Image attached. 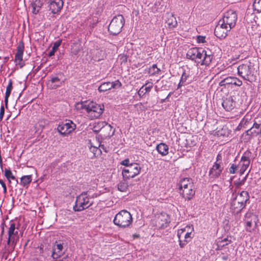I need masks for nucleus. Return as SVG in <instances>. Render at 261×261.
<instances>
[{
  "label": "nucleus",
  "instance_id": "obj_17",
  "mask_svg": "<svg viewBox=\"0 0 261 261\" xmlns=\"http://www.w3.org/2000/svg\"><path fill=\"white\" fill-rule=\"evenodd\" d=\"M48 4L49 10L54 13L60 11L63 6L62 0H45Z\"/></svg>",
  "mask_w": 261,
  "mask_h": 261
},
{
  "label": "nucleus",
  "instance_id": "obj_8",
  "mask_svg": "<svg viewBox=\"0 0 261 261\" xmlns=\"http://www.w3.org/2000/svg\"><path fill=\"white\" fill-rule=\"evenodd\" d=\"M254 64L250 61H246L238 67V73L246 80L251 81L253 79L254 71Z\"/></svg>",
  "mask_w": 261,
  "mask_h": 261
},
{
  "label": "nucleus",
  "instance_id": "obj_28",
  "mask_svg": "<svg viewBox=\"0 0 261 261\" xmlns=\"http://www.w3.org/2000/svg\"><path fill=\"white\" fill-rule=\"evenodd\" d=\"M90 146H89V149L91 152L93 153L94 157L100 155L101 154V150L99 148L98 145H94L90 141Z\"/></svg>",
  "mask_w": 261,
  "mask_h": 261
},
{
  "label": "nucleus",
  "instance_id": "obj_49",
  "mask_svg": "<svg viewBox=\"0 0 261 261\" xmlns=\"http://www.w3.org/2000/svg\"><path fill=\"white\" fill-rule=\"evenodd\" d=\"M0 184L2 185V187L3 189V192L5 194L7 192V187L5 182L0 179Z\"/></svg>",
  "mask_w": 261,
  "mask_h": 261
},
{
  "label": "nucleus",
  "instance_id": "obj_16",
  "mask_svg": "<svg viewBox=\"0 0 261 261\" xmlns=\"http://www.w3.org/2000/svg\"><path fill=\"white\" fill-rule=\"evenodd\" d=\"M24 49V43L22 41H20L17 47V52L15 56V62L16 65H18L21 68L24 65V62L22 61Z\"/></svg>",
  "mask_w": 261,
  "mask_h": 261
},
{
  "label": "nucleus",
  "instance_id": "obj_34",
  "mask_svg": "<svg viewBox=\"0 0 261 261\" xmlns=\"http://www.w3.org/2000/svg\"><path fill=\"white\" fill-rule=\"evenodd\" d=\"M125 180L120 181L117 185L118 190L122 192H126L128 187V183Z\"/></svg>",
  "mask_w": 261,
  "mask_h": 261
},
{
  "label": "nucleus",
  "instance_id": "obj_44",
  "mask_svg": "<svg viewBox=\"0 0 261 261\" xmlns=\"http://www.w3.org/2000/svg\"><path fill=\"white\" fill-rule=\"evenodd\" d=\"M197 42L199 43H204L205 42V37L203 36H197Z\"/></svg>",
  "mask_w": 261,
  "mask_h": 261
},
{
  "label": "nucleus",
  "instance_id": "obj_41",
  "mask_svg": "<svg viewBox=\"0 0 261 261\" xmlns=\"http://www.w3.org/2000/svg\"><path fill=\"white\" fill-rule=\"evenodd\" d=\"M118 60L119 61L121 65L125 64L127 62V57L124 55H120L118 56Z\"/></svg>",
  "mask_w": 261,
  "mask_h": 261
},
{
  "label": "nucleus",
  "instance_id": "obj_38",
  "mask_svg": "<svg viewBox=\"0 0 261 261\" xmlns=\"http://www.w3.org/2000/svg\"><path fill=\"white\" fill-rule=\"evenodd\" d=\"M43 0H34L32 3V7H37L38 9H40L43 5Z\"/></svg>",
  "mask_w": 261,
  "mask_h": 261
},
{
  "label": "nucleus",
  "instance_id": "obj_45",
  "mask_svg": "<svg viewBox=\"0 0 261 261\" xmlns=\"http://www.w3.org/2000/svg\"><path fill=\"white\" fill-rule=\"evenodd\" d=\"M80 50V48L79 47H76V45L73 46L71 48V53L74 55H77Z\"/></svg>",
  "mask_w": 261,
  "mask_h": 261
},
{
  "label": "nucleus",
  "instance_id": "obj_6",
  "mask_svg": "<svg viewBox=\"0 0 261 261\" xmlns=\"http://www.w3.org/2000/svg\"><path fill=\"white\" fill-rule=\"evenodd\" d=\"M179 245L180 248H184L194 236L193 225H188L177 230Z\"/></svg>",
  "mask_w": 261,
  "mask_h": 261
},
{
  "label": "nucleus",
  "instance_id": "obj_20",
  "mask_svg": "<svg viewBox=\"0 0 261 261\" xmlns=\"http://www.w3.org/2000/svg\"><path fill=\"white\" fill-rule=\"evenodd\" d=\"M97 124L101 126V130L104 133L105 137L110 138L114 135L115 129L110 124L105 122L98 123Z\"/></svg>",
  "mask_w": 261,
  "mask_h": 261
},
{
  "label": "nucleus",
  "instance_id": "obj_12",
  "mask_svg": "<svg viewBox=\"0 0 261 261\" xmlns=\"http://www.w3.org/2000/svg\"><path fill=\"white\" fill-rule=\"evenodd\" d=\"M76 128V125L70 120L66 121L59 124L57 129L59 133L64 136L70 134Z\"/></svg>",
  "mask_w": 261,
  "mask_h": 261
},
{
  "label": "nucleus",
  "instance_id": "obj_1",
  "mask_svg": "<svg viewBox=\"0 0 261 261\" xmlns=\"http://www.w3.org/2000/svg\"><path fill=\"white\" fill-rule=\"evenodd\" d=\"M187 58L194 61L201 65H209L213 59L211 55H207L202 48L193 47L189 49L187 53Z\"/></svg>",
  "mask_w": 261,
  "mask_h": 261
},
{
  "label": "nucleus",
  "instance_id": "obj_51",
  "mask_svg": "<svg viewBox=\"0 0 261 261\" xmlns=\"http://www.w3.org/2000/svg\"><path fill=\"white\" fill-rule=\"evenodd\" d=\"M215 35L220 39H223L226 37L227 34H215Z\"/></svg>",
  "mask_w": 261,
  "mask_h": 261
},
{
  "label": "nucleus",
  "instance_id": "obj_33",
  "mask_svg": "<svg viewBox=\"0 0 261 261\" xmlns=\"http://www.w3.org/2000/svg\"><path fill=\"white\" fill-rule=\"evenodd\" d=\"M61 43V40H59L56 41L52 47L51 49L48 53V56L51 57L55 55V52L57 50L58 47L60 46Z\"/></svg>",
  "mask_w": 261,
  "mask_h": 261
},
{
  "label": "nucleus",
  "instance_id": "obj_36",
  "mask_svg": "<svg viewBox=\"0 0 261 261\" xmlns=\"http://www.w3.org/2000/svg\"><path fill=\"white\" fill-rule=\"evenodd\" d=\"M161 70L158 68L156 64H153L151 67L148 69V73L150 75H155L158 74Z\"/></svg>",
  "mask_w": 261,
  "mask_h": 261
},
{
  "label": "nucleus",
  "instance_id": "obj_48",
  "mask_svg": "<svg viewBox=\"0 0 261 261\" xmlns=\"http://www.w3.org/2000/svg\"><path fill=\"white\" fill-rule=\"evenodd\" d=\"M221 165L222 164V156L221 154L219 153L216 158V161L214 163H217Z\"/></svg>",
  "mask_w": 261,
  "mask_h": 261
},
{
  "label": "nucleus",
  "instance_id": "obj_27",
  "mask_svg": "<svg viewBox=\"0 0 261 261\" xmlns=\"http://www.w3.org/2000/svg\"><path fill=\"white\" fill-rule=\"evenodd\" d=\"M156 149L162 156H165L168 154L169 147L165 143H160L156 146Z\"/></svg>",
  "mask_w": 261,
  "mask_h": 261
},
{
  "label": "nucleus",
  "instance_id": "obj_47",
  "mask_svg": "<svg viewBox=\"0 0 261 261\" xmlns=\"http://www.w3.org/2000/svg\"><path fill=\"white\" fill-rule=\"evenodd\" d=\"M5 113V109L4 106H2L1 107V110H0V121L3 120L4 115Z\"/></svg>",
  "mask_w": 261,
  "mask_h": 261
},
{
  "label": "nucleus",
  "instance_id": "obj_50",
  "mask_svg": "<svg viewBox=\"0 0 261 261\" xmlns=\"http://www.w3.org/2000/svg\"><path fill=\"white\" fill-rule=\"evenodd\" d=\"M245 179H246V177H245L244 179H243L242 180L240 181H235L234 182V184L237 186V187H240L243 185H244V182H245Z\"/></svg>",
  "mask_w": 261,
  "mask_h": 261
},
{
  "label": "nucleus",
  "instance_id": "obj_4",
  "mask_svg": "<svg viewBox=\"0 0 261 261\" xmlns=\"http://www.w3.org/2000/svg\"><path fill=\"white\" fill-rule=\"evenodd\" d=\"M179 193L186 200H191L195 194V190L192 178H182L178 183Z\"/></svg>",
  "mask_w": 261,
  "mask_h": 261
},
{
  "label": "nucleus",
  "instance_id": "obj_9",
  "mask_svg": "<svg viewBox=\"0 0 261 261\" xmlns=\"http://www.w3.org/2000/svg\"><path fill=\"white\" fill-rule=\"evenodd\" d=\"M141 168L137 163H132L130 166L122 169V174L124 179L134 178L140 174Z\"/></svg>",
  "mask_w": 261,
  "mask_h": 261
},
{
  "label": "nucleus",
  "instance_id": "obj_37",
  "mask_svg": "<svg viewBox=\"0 0 261 261\" xmlns=\"http://www.w3.org/2000/svg\"><path fill=\"white\" fill-rule=\"evenodd\" d=\"M253 8L254 11L257 13L261 12V0H254L253 4Z\"/></svg>",
  "mask_w": 261,
  "mask_h": 261
},
{
  "label": "nucleus",
  "instance_id": "obj_46",
  "mask_svg": "<svg viewBox=\"0 0 261 261\" xmlns=\"http://www.w3.org/2000/svg\"><path fill=\"white\" fill-rule=\"evenodd\" d=\"M120 164L121 165L124 166L125 167H127L128 166H130V164H131V163H130L129 160L128 159L122 161Z\"/></svg>",
  "mask_w": 261,
  "mask_h": 261
},
{
  "label": "nucleus",
  "instance_id": "obj_23",
  "mask_svg": "<svg viewBox=\"0 0 261 261\" xmlns=\"http://www.w3.org/2000/svg\"><path fill=\"white\" fill-rule=\"evenodd\" d=\"M245 218L247 219L246 223V229L247 231L251 232L252 231L251 226L252 225V220L255 222L256 217L252 213L249 212L247 213L245 216Z\"/></svg>",
  "mask_w": 261,
  "mask_h": 261
},
{
  "label": "nucleus",
  "instance_id": "obj_10",
  "mask_svg": "<svg viewBox=\"0 0 261 261\" xmlns=\"http://www.w3.org/2000/svg\"><path fill=\"white\" fill-rule=\"evenodd\" d=\"M124 22L122 15L119 14L115 16L108 26L109 33H121Z\"/></svg>",
  "mask_w": 261,
  "mask_h": 261
},
{
  "label": "nucleus",
  "instance_id": "obj_56",
  "mask_svg": "<svg viewBox=\"0 0 261 261\" xmlns=\"http://www.w3.org/2000/svg\"><path fill=\"white\" fill-rule=\"evenodd\" d=\"M260 137L261 138V127H260V129H259V135Z\"/></svg>",
  "mask_w": 261,
  "mask_h": 261
},
{
  "label": "nucleus",
  "instance_id": "obj_2",
  "mask_svg": "<svg viewBox=\"0 0 261 261\" xmlns=\"http://www.w3.org/2000/svg\"><path fill=\"white\" fill-rule=\"evenodd\" d=\"M237 20V15L235 11L230 10L225 12L222 19L219 21L218 25L215 29L214 33H216L220 28L223 31L222 33H227L233 28Z\"/></svg>",
  "mask_w": 261,
  "mask_h": 261
},
{
  "label": "nucleus",
  "instance_id": "obj_55",
  "mask_svg": "<svg viewBox=\"0 0 261 261\" xmlns=\"http://www.w3.org/2000/svg\"><path fill=\"white\" fill-rule=\"evenodd\" d=\"M56 252L58 254H60V257L61 256V255L62 254V253H63L62 251H59V250H57Z\"/></svg>",
  "mask_w": 261,
  "mask_h": 261
},
{
  "label": "nucleus",
  "instance_id": "obj_31",
  "mask_svg": "<svg viewBox=\"0 0 261 261\" xmlns=\"http://www.w3.org/2000/svg\"><path fill=\"white\" fill-rule=\"evenodd\" d=\"M32 180V175H24L20 178V184L23 187L29 185Z\"/></svg>",
  "mask_w": 261,
  "mask_h": 261
},
{
  "label": "nucleus",
  "instance_id": "obj_52",
  "mask_svg": "<svg viewBox=\"0 0 261 261\" xmlns=\"http://www.w3.org/2000/svg\"><path fill=\"white\" fill-rule=\"evenodd\" d=\"M138 95L140 96H143L145 93L144 92V87H142L139 90L138 92Z\"/></svg>",
  "mask_w": 261,
  "mask_h": 261
},
{
  "label": "nucleus",
  "instance_id": "obj_53",
  "mask_svg": "<svg viewBox=\"0 0 261 261\" xmlns=\"http://www.w3.org/2000/svg\"><path fill=\"white\" fill-rule=\"evenodd\" d=\"M97 145H98L99 148L101 149H102L105 152H107L108 151L107 148L105 147L103 145H101L99 143H97Z\"/></svg>",
  "mask_w": 261,
  "mask_h": 261
},
{
  "label": "nucleus",
  "instance_id": "obj_25",
  "mask_svg": "<svg viewBox=\"0 0 261 261\" xmlns=\"http://www.w3.org/2000/svg\"><path fill=\"white\" fill-rule=\"evenodd\" d=\"M165 21L166 23L170 29L175 27L177 24L176 18L172 14H166L165 16Z\"/></svg>",
  "mask_w": 261,
  "mask_h": 261
},
{
  "label": "nucleus",
  "instance_id": "obj_22",
  "mask_svg": "<svg viewBox=\"0 0 261 261\" xmlns=\"http://www.w3.org/2000/svg\"><path fill=\"white\" fill-rule=\"evenodd\" d=\"M235 104L236 102L231 96L225 98L222 103V107L227 111H230L233 109Z\"/></svg>",
  "mask_w": 261,
  "mask_h": 261
},
{
  "label": "nucleus",
  "instance_id": "obj_59",
  "mask_svg": "<svg viewBox=\"0 0 261 261\" xmlns=\"http://www.w3.org/2000/svg\"><path fill=\"white\" fill-rule=\"evenodd\" d=\"M98 130H97V129H95L94 130V131H95V132H97V131H98Z\"/></svg>",
  "mask_w": 261,
  "mask_h": 261
},
{
  "label": "nucleus",
  "instance_id": "obj_43",
  "mask_svg": "<svg viewBox=\"0 0 261 261\" xmlns=\"http://www.w3.org/2000/svg\"><path fill=\"white\" fill-rule=\"evenodd\" d=\"M231 242L230 240H228L227 238H225L222 240L221 242H220V245L222 246H224L225 245H227L230 244Z\"/></svg>",
  "mask_w": 261,
  "mask_h": 261
},
{
  "label": "nucleus",
  "instance_id": "obj_18",
  "mask_svg": "<svg viewBox=\"0 0 261 261\" xmlns=\"http://www.w3.org/2000/svg\"><path fill=\"white\" fill-rule=\"evenodd\" d=\"M223 170V167L221 165L214 163L210 168L208 175L210 179H215L218 178L221 174Z\"/></svg>",
  "mask_w": 261,
  "mask_h": 261
},
{
  "label": "nucleus",
  "instance_id": "obj_35",
  "mask_svg": "<svg viewBox=\"0 0 261 261\" xmlns=\"http://www.w3.org/2000/svg\"><path fill=\"white\" fill-rule=\"evenodd\" d=\"M5 176L8 180L9 182H11V180H15V176L13 175L12 171L9 169H5Z\"/></svg>",
  "mask_w": 261,
  "mask_h": 261
},
{
  "label": "nucleus",
  "instance_id": "obj_3",
  "mask_svg": "<svg viewBox=\"0 0 261 261\" xmlns=\"http://www.w3.org/2000/svg\"><path fill=\"white\" fill-rule=\"evenodd\" d=\"M77 107L85 110L87 116L90 119L98 118L103 112L104 106L93 101H85L77 103ZM78 109L79 107H77Z\"/></svg>",
  "mask_w": 261,
  "mask_h": 261
},
{
  "label": "nucleus",
  "instance_id": "obj_40",
  "mask_svg": "<svg viewBox=\"0 0 261 261\" xmlns=\"http://www.w3.org/2000/svg\"><path fill=\"white\" fill-rule=\"evenodd\" d=\"M158 223H159V226L161 228H165V227H167V226L168 225V221H167V220L165 219V221H164V222H160V221H162V219L160 217H159L158 218Z\"/></svg>",
  "mask_w": 261,
  "mask_h": 261
},
{
  "label": "nucleus",
  "instance_id": "obj_29",
  "mask_svg": "<svg viewBox=\"0 0 261 261\" xmlns=\"http://www.w3.org/2000/svg\"><path fill=\"white\" fill-rule=\"evenodd\" d=\"M189 74L184 71L181 76L180 80L178 85V88H179L189 83L188 78L189 77Z\"/></svg>",
  "mask_w": 261,
  "mask_h": 261
},
{
  "label": "nucleus",
  "instance_id": "obj_26",
  "mask_svg": "<svg viewBox=\"0 0 261 261\" xmlns=\"http://www.w3.org/2000/svg\"><path fill=\"white\" fill-rule=\"evenodd\" d=\"M62 84L60 79L57 77H52L47 82L48 86L50 89H56L60 87Z\"/></svg>",
  "mask_w": 261,
  "mask_h": 261
},
{
  "label": "nucleus",
  "instance_id": "obj_15",
  "mask_svg": "<svg viewBox=\"0 0 261 261\" xmlns=\"http://www.w3.org/2000/svg\"><path fill=\"white\" fill-rule=\"evenodd\" d=\"M10 227L8 230V239L7 241L8 245H10L14 247L16 244L15 242V237L18 234V227H16L14 221L11 220L9 223Z\"/></svg>",
  "mask_w": 261,
  "mask_h": 261
},
{
  "label": "nucleus",
  "instance_id": "obj_19",
  "mask_svg": "<svg viewBox=\"0 0 261 261\" xmlns=\"http://www.w3.org/2000/svg\"><path fill=\"white\" fill-rule=\"evenodd\" d=\"M122 86L121 82L119 80L115 81L114 82H106L101 84L98 87V91L100 92H106L112 88L117 89Z\"/></svg>",
  "mask_w": 261,
  "mask_h": 261
},
{
  "label": "nucleus",
  "instance_id": "obj_42",
  "mask_svg": "<svg viewBox=\"0 0 261 261\" xmlns=\"http://www.w3.org/2000/svg\"><path fill=\"white\" fill-rule=\"evenodd\" d=\"M238 167H239V165H237L234 164H231L229 169V173L230 174H234Z\"/></svg>",
  "mask_w": 261,
  "mask_h": 261
},
{
  "label": "nucleus",
  "instance_id": "obj_21",
  "mask_svg": "<svg viewBox=\"0 0 261 261\" xmlns=\"http://www.w3.org/2000/svg\"><path fill=\"white\" fill-rule=\"evenodd\" d=\"M232 196L233 199L245 205H246V202L249 199V195L248 193L244 191L237 195L233 194Z\"/></svg>",
  "mask_w": 261,
  "mask_h": 261
},
{
  "label": "nucleus",
  "instance_id": "obj_24",
  "mask_svg": "<svg viewBox=\"0 0 261 261\" xmlns=\"http://www.w3.org/2000/svg\"><path fill=\"white\" fill-rule=\"evenodd\" d=\"M245 205L240 203L234 199H232L230 205V210L234 214H238L245 207Z\"/></svg>",
  "mask_w": 261,
  "mask_h": 261
},
{
  "label": "nucleus",
  "instance_id": "obj_13",
  "mask_svg": "<svg viewBox=\"0 0 261 261\" xmlns=\"http://www.w3.org/2000/svg\"><path fill=\"white\" fill-rule=\"evenodd\" d=\"M242 85V82L236 77L227 76L223 79L219 83L220 87L229 88H232L233 86L240 87Z\"/></svg>",
  "mask_w": 261,
  "mask_h": 261
},
{
  "label": "nucleus",
  "instance_id": "obj_60",
  "mask_svg": "<svg viewBox=\"0 0 261 261\" xmlns=\"http://www.w3.org/2000/svg\"><path fill=\"white\" fill-rule=\"evenodd\" d=\"M56 261H61V260H56Z\"/></svg>",
  "mask_w": 261,
  "mask_h": 261
},
{
  "label": "nucleus",
  "instance_id": "obj_7",
  "mask_svg": "<svg viewBox=\"0 0 261 261\" xmlns=\"http://www.w3.org/2000/svg\"><path fill=\"white\" fill-rule=\"evenodd\" d=\"M114 223L121 228L128 227L133 222L131 214L126 210H121L117 213L113 220Z\"/></svg>",
  "mask_w": 261,
  "mask_h": 261
},
{
  "label": "nucleus",
  "instance_id": "obj_30",
  "mask_svg": "<svg viewBox=\"0 0 261 261\" xmlns=\"http://www.w3.org/2000/svg\"><path fill=\"white\" fill-rule=\"evenodd\" d=\"M12 89V83L10 81L9 82L8 86H7L6 91V93H5V106L6 107L8 106V98L10 96Z\"/></svg>",
  "mask_w": 261,
  "mask_h": 261
},
{
  "label": "nucleus",
  "instance_id": "obj_14",
  "mask_svg": "<svg viewBox=\"0 0 261 261\" xmlns=\"http://www.w3.org/2000/svg\"><path fill=\"white\" fill-rule=\"evenodd\" d=\"M251 152L249 150H246L244 152L241 157V161L239 164L240 173L241 175L244 174L250 165V159L251 156Z\"/></svg>",
  "mask_w": 261,
  "mask_h": 261
},
{
  "label": "nucleus",
  "instance_id": "obj_11",
  "mask_svg": "<svg viewBox=\"0 0 261 261\" xmlns=\"http://www.w3.org/2000/svg\"><path fill=\"white\" fill-rule=\"evenodd\" d=\"M261 128V123L254 122L252 126L242 135V138L245 142H248L252 138L259 135V129Z\"/></svg>",
  "mask_w": 261,
  "mask_h": 261
},
{
  "label": "nucleus",
  "instance_id": "obj_57",
  "mask_svg": "<svg viewBox=\"0 0 261 261\" xmlns=\"http://www.w3.org/2000/svg\"><path fill=\"white\" fill-rule=\"evenodd\" d=\"M223 259L224 260H226L227 259V258L225 256H223Z\"/></svg>",
  "mask_w": 261,
  "mask_h": 261
},
{
  "label": "nucleus",
  "instance_id": "obj_39",
  "mask_svg": "<svg viewBox=\"0 0 261 261\" xmlns=\"http://www.w3.org/2000/svg\"><path fill=\"white\" fill-rule=\"evenodd\" d=\"M144 87V91L145 93L150 92L151 89L152 88L153 84L151 82H147L145 85L142 86Z\"/></svg>",
  "mask_w": 261,
  "mask_h": 261
},
{
  "label": "nucleus",
  "instance_id": "obj_5",
  "mask_svg": "<svg viewBox=\"0 0 261 261\" xmlns=\"http://www.w3.org/2000/svg\"><path fill=\"white\" fill-rule=\"evenodd\" d=\"M97 196V194H92L90 191L83 192L77 196L73 209L75 211L80 212L88 208L93 203V202L90 201V199L96 197Z\"/></svg>",
  "mask_w": 261,
  "mask_h": 261
},
{
  "label": "nucleus",
  "instance_id": "obj_58",
  "mask_svg": "<svg viewBox=\"0 0 261 261\" xmlns=\"http://www.w3.org/2000/svg\"><path fill=\"white\" fill-rule=\"evenodd\" d=\"M138 237V236H137V235H135V234H134V238H135V237Z\"/></svg>",
  "mask_w": 261,
  "mask_h": 261
},
{
  "label": "nucleus",
  "instance_id": "obj_32",
  "mask_svg": "<svg viewBox=\"0 0 261 261\" xmlns=\"http://www.w3.org/2000/svg\"><path fill=\"white\" fill-rule=\"evenodd\" d=\"M63 246L61 244H57L56 245L54 248V251L52 254V257L54 259H57L60 257V254H58L56 252L57 250H59V251H63Z\"/></svg>",
  "mask_w": 261,
  "mask_h": 261
},
{
  "label": "nucleus",
  "instance_id": "obj_54",
  "mask_svg": "<svg viewBox=\"0 0 261 261\" xmlns=\"http://www.w3.org/2000/svg\"><path fill=\"white\" fill-rule=\"evenodd\" d=\"M32 8H33V11H32L33 13H34L35 14H37L39 12V9L37 8V7H32Z\"/></svg>",
  "mask_w": 261,
  "mask_h": 261
}]
</instances>
